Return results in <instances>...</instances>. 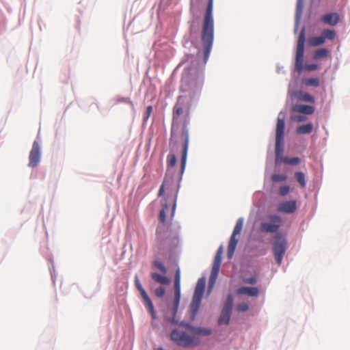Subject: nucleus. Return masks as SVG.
Segmentation results:
<instances>
[{"label": "nucleus", "instance_id": "nucleus-1", "mask_svg": "<svg viewBox=\"0 0 350 350\" xmlns=\"http://www.w3.org/2000/svg\"><path fill=\"white\" fill-rule=\"evenodd\" d=\"M191 104L186 97L179 96L172 109V123L170 143L183 142L181 159V170L184 171L189 147V131Z\"/></svg>", "mask_w": 350, "mask_h": 350}, {"label": "nucleus", "instance_id": "nucleus-2", "mask_svg": "<svg viewBox=\"0 0 350 350\" xmlns=\"http://www.w3.org/2000/svg\"><path fill=\"white\" fill-rule=\"evenodd\" d=\"M178 187L174 178L166 176L160 187L158 196H164L161 201L162 209L160 211L159 219L160 222H165L166 214L170 212V206L172 204L171 216L173 217L177 199Z\"/></svg>", "mask_w": 350, "mask_h": 350}, {"label": "nucleus", "instance_id": "nucleus-3", "mask_svg": "<svg viewBox=\"0 0 350 350\" xmlns=\"http://www.w3.org/2000/svg\"><path fill=\"white\" fill-rule=\"evenodd\" d=\"M213 10V0H207L201 31V40L204 48L205 62L209 57L214 40V21Z\"/></svg>", "mask_w": 350, "mask_h": 350}, {"label": "nucleus", "instance_id": "nucleus-4", "mask_svg": "<svg viewBox=\"0 0 350 350\" xmlns=\"http://www.w3.org/2000/svg\"><path fill=\"white\" fill-rule=\"evenodd\" d=\"M305 40V29L303 28L299 33L296 47L295 68L298 72H301L304 69L313 71L318 68V65L316 64H308L304 66Z\"/></svg>", "mask_w": 350, "mask_h": 350}, {"label": "nucleus", "instance_id": "nucleus-5", "mask_svg": "<svg viewBox=\"0 0 350 350\" xmlns=\"http://www.w3.org/2000/svg\"><path fill=\"white\" fill-rule=\"evenodd\" d=\"M171 338L177 345L183 347L197 346L200 343L199 338L189 336L185 332L174 329L171 333Z\"/></svg>", "mask_w": 350, "mask_h": 350}, {"label": "nucleus", "instance_id": "nucleus-6", "mask_svg": "<svg viewBox=\"0 0 350 350\" xmlns=\"http://www.w3.org/2000/svg\"><path fill=\"white\" fill-rule=\"evenodd\" d=\"M272 247L275 261L278 265H280L288 247L286 238L280 234H275L273 237Z\"/></svg>", "mask_w": 350, "mask_h": 350}, {"label": "nucleus", "instance_id": "nucleus-7", "mask_svg": "<svg viewBox=\"0 0 350 350\" xmlns=\"http://www.w3.org/2000/svg\"><path fill=\"white\" fill-rule=\"evenodd\" d=\"M202 87L201 83L189 74L184 75L181 79L180 90L182 92H188L191 96L198 93Z\"/></svg>", "mask_w": 350, "mask_h": 350}, {"label": "nucleus", "instance_id": "nucleus-8", "mask_svg": "<svg viewBox=\"0 0 350 350\" xmlns=\"http://www.w3.org/2000/svg\"><path fill=\"white\" fill-rule=\"evenodd\" d=\"M206 285V279L204 278H200L197 282L194 294L193 296L192 301L191 304V308L193 315H195L200 308L201 300L204 292V288Z\"/></svg>", "mask_w": 350, "mask_h": 350}, {"label": "nucleus", "instance_id": "nucleus-9", "mask_svg": "<svg viewBox=\"0 0 350 350\" xmlns=\"http://www.w3.org/2000/svg\"><path fill=\"white\" fill-rule=\"evenodd\" d=\"M180 299V270L177 269L175 274L174 278V306L172 308V315L173 317L170 319H168L167 321L172 323L176 324L177 321L175 320V316L178 311V308L179 306V302Z\"/></svg>", "mask_w": 350, "mask_h": 350}, {"label": "nucleus", "instance_id": "nucleus-10", "mask_svg": "<svg viewBox=\"0 0 350 350\" xmlns=\"http://www.w3.org/2000/svg\"><path fill=\"white\" fill-rule=\"evenodd\" d=\"M243 220L242 218H239L237 221V223L234 228L232 234L230 237L228 246V252H227L228 258L230 259L232 258V257L233 256L237 245L238 243L239 240H238V239L236 238V236L239 235L241 233V232L242 230V228H243Z\"/></svg>", "mask_w": 350, "mask_h": 350}, {"label": "nucleus", "instance_id": "nucleus-11", "mask_svg": "<svg viewBox=\"0 0 350 350\" xmlns=\"http://www.w3.org/2000/svg\"><path fill=\"white\" fill-rule=\"evenodd\" d=\"M336 37L334 30L323 29L320 36H313L308 39V44L310 46H317L325 42V40H333Z\"/></svg>", "mask_w": 350, "mask_h": 350}, {"label": "nucleus", "instance_id": "nucleus-12", "mask_svg": "<svg viewBox=\"0 0 350 350\" xmlns=\"http://www.w3.org/2000/svg\"><path fill=\"white\" fill-rule=\"evenodd\" d=\"M268 218L272 223L262 222L260 226V230L265 232H277L280 227L282 218L276 215H270Z\"/></svg>", "mask_w": 350, "mask_h": 350}, {"label": "nucleus", "instance_id": "nucleus-13", "mask_svg": "<svg viewBox=\"0 0 350 350\" xmlns=\"http://www.w3.org/2000/svg\"><path fill=\"white\" fill-rule=\"evenodd\" d=\"M135 286L137 288V289L139 291V292L140 293L141 297L143 299V301H144L149 313L150 314L152 319H154L156 318V313H155V311L154 309V306H153L150 297H148L147 293L146 292L144 288L142 287L137 275H136L135 278Z\"/></svg>", "mask_w": 350, "mask_h": 350}, {"label": "nucleus", "instance_id": "nucleus-14", "mask_svg": "<svg viewBox=\"0 0 350 350\" xmlns=\"http://www.w3.org/2000/svg\"><path fill=\"white\" fill-rule=\"evenodd\" d=\"M29 166L31 167L37 166L40 163V148L39 144L36 141L33 143L31 150L29 152Z\"/></svg>", "mask_w": 350, "mask_h": 350}, {"label": "nucleus", "instance_id": "nucleus-15", "mask_svg": "<svg viewBox=\"0 0 350 350\" xmlns=\"http://www.w3.org/2000/svg\"><path fill=\"white\" fill-rule=\"evenodd\" d=\"M297 208L296 200L284 201L280 202L277 207V211L283 213H293Z\"/></svg>", "mask_w": 350, "mask_h": 350}, {"label": "nucleus", "instance_id": "nucleus-16", "mask_svg": "<svg viewBox=\"0 0 350 350\" xmlns=\"http://www.w3.org/2000/svg\"><path fill=\"white\" fill-rule=\"evenodd\" d=\"M285 122L284 118H280V114L277 119L276 130H275V139L279 140L284 139V135Z\"/></svg>", "mask_w": 350, "mask_h": 350}, {"label": "nucleus", "instance_id": "nucleus-17", "mask_svg": "<svg viewBox=\"0 0 350 350\" xmlns=\"http://www.w3.org/2000/svg\"><path fill=\"white\" fill-rule=\"evenodd\" d=\"M258 293L259 291L256 287L243 286L237 289V294L239 295H247L250 297H257Z\"/></svg>", "mask_w": 350, "mask_h": 350}, {"label": "nucleus", "instance_id": "nucleus-18", "mask_svg": "<svg viewBox=\"0 0 350 350\" xmlns=\"http://www.w3.org/2000/svg\"><path fill=\"white\" fill-rule=\"evenodd\" d=\"M321 21L326 24L335 25L338 22V15L336 13H329L323 15Z\"/></svg>", "mask_w": 350, "mask_h": 350}, {"label": "nucleus", "instance_id": "nucleus-19", "mask_svg": "<svg viewBox=\"0 0 350 350\" xmlns=\"http://www.w3.org/2000/svg\"><path fill=\"white\" fill-rule=\"evenodd\" d=\"M293 109L294 111L307 115L312 114L314 111L313 107L306 105H296L293 107Z\"/></svg>", "mask_w": 350, "mask_h": 350}, {"label": "nucleus", "instance_id": "nucleus-20", "mask_svg": "<svg viewBox=\"0 0 350 350\" xmlns=\"http://www.w3.org/2000/svg\"><path fill=\"white\" fill-rule=\"evenodd\" d=\"M231 311L228 309L223 308L221 312V315L218 320V323L219 325L225 324L228 325L230 319Z\"/></svg>", "mask_w": 350, "mask_h": 350}, {"label": "nucleus", "instance_id": "nucleus-21", "mask_svg": "<svg viewBox=\"0 0 350 350\" xmlns=\"http://www.w3.org/2000/svg\"><path fill=\"white\" fill-rule=\"evenodd\" d=\"M191 332L193 334V336L198 337V336H208L211 334V330L210 329L202 328V327H193L189 326Z\"/></svg>", "mask_w": 350, "mask_h": 350}, {"label": "nucleus", "instance_id": "nucleus-22", "mask_svg": "<svg viewBox=\"0 0 350 350\" xmlns=\"http://www.w3.org/2000/svg\"><path fill=\"white\" fill-rule=\"evenodd\" d=\"M151 278L154 282L161 284L167 285L170 283V280L167 277L163 276L157 273H152Z\"/></svg>", "mask_w": 350, "mask_h": 350}, {"label": "nucleus", "instance_id": "nucleus-23", "mask_svg": "<svg viewBox=\"0 0 350 350\" xmlns=\"http://www.w3.org/2000/svg\"><path fill=\"white\" fill-rule=\"evenodd\" d=\"M313 130V125L311 123L302 124L297 128L296 132L298 134L310 133Z\"/></svg>", "mask_w": 350, "mask_h": 350}, {"label": "nucleus", "instance_id": "nucleus-24", "mask_svg": "<svg viewBox=\"0 0 350 350\" xmlns=\"http://www.w3.org/2000/svg\"><path fill=\"white\" fill-rule=\"evenodd\" d=\"M329 51L326 49L321 48L316 50L313 54V59L315 60L321 59L328 55Z\"/></svg>", "mask_w": 350, "mask_h": 350}, {"label": "nucleus", "instance_id": "nucleus-25", "mask_svg": "<svg viewBox=\"0 0 350 350\" xmlns=\"http://www.w3.org/2000/svg\"><path fill=\"white\" fill-rule=\"evenodd\" d=\"M283 144H284V139L278 141V139H275V152L276 160H278L279 159V157H280L282 154Z\"/></svg>", "mask_w": 350, "mask_h": 350}, {"label": "nucleus", "instance_id": "nucleus-26", "mask_svg": "<svg viewBox=\"0 0 350 350\" xmlns=\"http://www.w3.org/2000/svg\"><path fill=\"white\" fill-rule=\"evenodd\" d=\"M297 97H298L299 100L305 101V102L314 103L315 101L314 96H312V95H310V94H308L307 92H299Z\"/></svg>", "mask_w": 350, "mask_h": 350}, {"label": "nucleus", "instance_id": "nucleus-27", "mask_svg": "<svg viewBox=\"0 0 350 350\" xmlns=\"http://www.w3.org/2000/svg\"><path fill=\"white\" fill-rule=\"evenodd\" d=\"M295 176L297 182L299 183L300 186L303 188L305 187L306 185V176H305L304 173H303L301 172H295Z\"/></svg>", "mask_w": 350, "mask_h": 350}, {"label": "nucleus", "instance_id": "nucleus-28", "mask_svg": "<svg viewBox=\"0 0 350 350\" xmlns=\"http://www.w3.org/2000/svg\"><path fill=\"white\" fill-rule=\"evenodd\" d=\"M280 161L284 163L290 165H297L300 162V159L298 157L288 158L286 157H282Z\"/></svg>", "mask_w": 350, "mask_h": 350}, {"label": "nucleus", "instance_id": "nucleus-29", "mask_svg": "<svg viewBox=\"0 0 350 350\" xmlns=\"http://www.w3.org/2000/svg\"><path fill=\"white\" fill-rule=\"evenodd\" d=\"M304 83L306 86L317 87L319 85V79L318 78H309L305 79Z\"/></svg>", "mask_w": 350, "mask_h": 350}, {"label": "nucleus", "instance_id": "nucleus-30", "mask_svg": "<svg viewBox=\"0 0 350 350\" xmlns=\"http://www.w3.org/2000/svg\"><path fill=\"white\" fill-rule=\"evenodd\" d=\"M219 267H220L219 266H216V265H213L211 277H210L211 282H212V283L215 282V280L219 273Z\"/></svg>", "mask_w": 350, "mask_h": 350}, {"label": "nucleus", "instance_id": "nucleus-31", "mask_svg": "<svg viewBox=\"0 0 350 350\" xmlns=\"http://www.w3.org/2000/svg\"><path fill=\"white\" fill-rule=\"evenodd\" d=\"M287 176L285 174H274L271 176V180L273 182H283L286 180Z\"/></svg>", "mask_w": 350, "mask_h": 350}, {"label": "nucleus", "instance_id": "nucleus-32", "mask_svg": "<svg viewBox=\"0 0 350 350\" xmlns=\"http://www.w3.org/2000/svg\"><path fill=\"white\" fill-rule=\"evenodd\" d=\"M233 304V299L231 295H229L227 298V300L225 303V305L223 308L228 309V310H232Z\"/></svg>", "mask_w": 350, "mask_h": 350}, {"label": "nucleus", "instance_id": "nucleus-33", "mask_svg": "<svg viewBox=\"0 0 350 350\" xmlns=\"http://www.w3.org/2000/svg\"><path fill=\"white\" fill-rule=\"evenodd\" d=\"M176 163V159L174 154H170L167 156V164L170 167H174Z\"/></svg>", "mask_w": 350, "mask_h": 350}, {"label": "nucleus", "instance_id": "nucleus-34", "mask_svg": "<svg viewBox=\"0 0 350 350\" xmlns=\"http://www.w3.org/2000/svg\"><path fill=\"white\" fill-rule=\"evenodd\" d=\"M154 265L159 270L161 271L163 273H166L167 272V269L165 268V267L164 266V265L161 262H159V261H154Z\"/></svg>", "mask_w": 350, "mask_h": 350}, {"label": "nucleus", "instance_id": "nucleus-35", "mask_svg": "<svg viewBox=\"0 0 350 350\" xmlns=\"http://www.w3.org/2000/svg\"><path fill=\"white\" fill-rule=\"evenodd\" d=\"M165 291L163 287L159 286L154 290V295L157 297H163L165 295Z\"/></svg>", "mask_w": 350, "mask_h": 350}, {"label": "nucleus", "instance_id": "nucleus-36", "mask_svg": "<svg viewBox=\"0 0 350 350\" xmlns=\"http://www.w3.org/2000/svg\"><path fill=\"white\" fill-rule=\"evenodd\" d=\"M289 190H290L289 186H287V185L282 186L279 189V194L281 196H285L288 193Z\"/></svg>", "mask_w": 350, "mask_h": 350}, {"label": "nucleus", "instance_id": "nucleus-37", "mask_svg": "<svg viewBox=\"0 0 350 350\" xmlns=\"http://www.w3.org/2000/svg\"><path fill=\"white\" fill-rule=\"evenodd\" d=\"M248 308H249L248 305L245 302L241 303V304H238L237 306V309L239 312H245L248 310Z\"/></svg>", "mask_w": 350, "mask_h": 350}, {"label": "nucleus", "instance_id": "nucleus-38", "mask_svg": "<svg viewBox=\"0 0 350 350\" xmlns=\"http://www.w3.org/2000/svg\"><path fill=\"white\" fill-rule=\"evenodd\" d=\"M243 281L245 284H255L257 282V278L256 276H252L251 278H244Z\"/></svg>", "mask_w": 350, "mask_h": 350}, {"label": "nucleus", "instance_id": "nucleus-39", "mask_svg": "<svg viewBox=\"0 0 350 350\" xmlns=\"http://www.w3.org/2000/svg\"><path fill=\"white\" fill-rule=\"evenodd\" d=\"M152 112V107L151 105L148 106L146 108V114L144 117V121L146 122L149 118L151 113Z\"/></svg>", "mask_w": 350, "mask_h": 350}, {"label": "nucleus", "instance_id": "nucleus-40", "mask_svg": "<svg viewBox=\"0 0 350 350\" xmlns=\"http://www.w3.org/2000/svg\"><path fill=\"white\" fill-rule=\"evenodd\" d=\"M221 262V256L215 255V258H214L213 265L220 267Z\"/></svg>", "mask_w": 350, "mask_h": 350}, {"label": "nucleus", "instance_id": "nucleus-41", "mask_svg": "<svg viewBox=\"0 0 350 350\" xmlns=\"http://www.w3.org/2000/svg\"><path fill=\"white\" fill-rule=\"evenodd\" d=\"M293 120L297 122H302L306 120V117L301 115H297L293 117Z\"/></svg>", "mask_w": 350, "mask_h": 350}, {"label": "nucleus", "instance_id": "nucleus-42", "mask_svg": "<svg viewBox=\"0 0 350 350\" xmlns=\"http://www.w3.org/2000/svg\"><path fill=\"white\" fill-rule=\"evenodd\" d=\"M302 8H303V0H297V10H299V12H301Z\"/></svg>", "mask_w": 350, "mask_h": 350}, {"label": "nucleus", "instance_id": "nucleus-43", "mask_svg": "<svg viewBox=\"0 0 350 350\" xmlns=\"http://www.w3.org/2000/svg\"><path fill=\"white\" fill-rule=\"evenodd\" d=\"M117 101L120 103H131L128 98H117Z\"/></svg>", "mask_w": 350, "mask_h": 350}, {"label": "nucleus", "instance_id": "nucleus-44", "mask_svg": "<svg viewBox=\"0 0 350 350\" xmlns=\"http://www.w3.org/2000/svg\"><path fill=\"white\" fill-rule=\"evenodd\" d=\"M222 254H223V247L222 245H221L217 251V253H216V256H222Z\"/></svg>", "mask_w": 350, "mask_h": 350}]
</instances>
